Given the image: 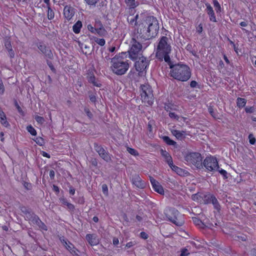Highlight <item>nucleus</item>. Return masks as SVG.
Listing matches in <instances>:
<instances>
[{"label":"nucleus","mask_w":256,"mask_h":256,"mask_svg":"<svg viewBox=\"0 0 256 256\" xmlns=\"http://www.w3.org/2000/svg\"><path fill=\"white\" fill-rule=\"evenodd\" d=\"M111 69L117 75L124 74L129 68L128 60L122 57L116 56L112 60Z\"/></svg>","instance_id":"obj_4"},{"label":"nucleus","mask_w":256,"mask_h":256,"mask_svg":"<svg viewBox=\"0 0 256 256\" xmlns=\"http://www.w3.org/2000/svg\"><path fill=\"white\" fill-rule=\"evenodd\" d=\"M119 240L117 238H114L113 240V244L114 245H117L118 244Z\"/></svg>","instance_id":"obj_63"},{"label":"nucleus","mask_w":256,"mask_h":256,"mask_svg":"<svg viewBox=\"0 0 256 256\" xmlns=\"http://www.w3.org/2000/svg\"><path fill=\"white\" fill-rule=\"evenodd\" d=\"M197 82L195 80H192L190 82V86L192 88H195L197 86Z\"/></svg>","instance_id":"obj_56"},{"label":"nucleus","mask_w":256,"mask_h":256,"mask_svg":"<svg viewBox=\"0 0 256 256\" xmlns=\"http://www.w3.org/2000/svg\"><path fill=\"white\" fill-rule=\"evenodd\" d=\"M202 192H198L196 194H193L192 196V199L195 202H197L198 203L202 204Z\"/></svg>","instance_id":"obj_21"},{"label":"nucleus","mask_w":256,"mask_h":256,"mask_svg":"<svg viewBox=\"0 0 256 256\" xmlns=\"http://www.w3.org/2000/svg\"><path fill=\"white\" fill-rule=\"evenodd\" d=\"M131 48L128 51L129 57L131 60H136L141 56L142 44L134 38L131 40Z\"/></svg>","instance_id":"obj_6"},{"label":"nucleus","mask_w":256,"mask_h":256,"mask_svg":"<svg viewBox=\"0 0 256 256\" xmlns=\"http://www.w3.org/2000/svg\"><path fill=\"white\" fill-rule=\"evenodd\" d=\"M141 99L142 102L147 106H151L154 102V96L152 90L149 85L142 86Z\"/></svg>","instance_id":"obj_5"},{"label":"nucleus","mask_w":256,"mask_h":256,"mask_svg":"<svg viewBox=\"0 0 256 256\" xmlns=\"http://www.w3.org/2000/svg\"><path fill=\"white\" fill-rule=\"evenodd\" d=\"M170 212L172 216L168 214L167 217L169 220L178 226H182L184 224V221L181 219V216H180L179 212L174 208L171 209Z\"/></svg>","instance_id":"obj_9"},{"label":"nucleus","mask_w":256,"mask_h":256,"mask_svg":"<svg viewBox=\"0 0 256 256\" xmlns=\"http://www.w3.org/2000/svg\"><path fill=\"white\" fill-rule=\"evenodd\" d=\"M38 48L42 54L46 55V56L49 58H51L52 56V53L44 44H40L38 46Z\"/></svg>","instance_id":"obj_19"},{"label":"nucleus","mask_w":256,"mask_h":256,"mask_svg":"<svg viewBox=\"0 0 256 256\" xmlns=\"http://www.w3.org/2000/svg\"><path fill=\"white\" fill-rule=\"evenodd\" d=\"M185 160L188 164L193 165L197 168L202 166V157L198 152H190L185 156Z\"/></svg>","instance_id":"obj_7"},{"label":"nucleus","mask_w":256,"mask_h":256,"mask_svg":"<svg viewBox=\"0 0 256 256\" xmlns=\"http://www.w3.org/2000/svg\"><path fill=\"white\" fill-rule=\"evenodd\" d=\"M72 254L74 255V256H79V254H78V251L74 248V250H72V252H70Z\"/></svg>","instance_id":"obj_52"},{"label":"nucleus","mask_w":256,"mask_h":256,"mask_svg":"<svg viewBox=\"0 0 256 256\" xmlns=\"http://www.w3.org/2000/svg\"><path fill=\"white\" fill-rule=\"evenodd\" d=\"M82 26V22L80 21L77 22L73 26V31L76 34H78L80 30V28Z\"/></svg>","instance_id":"obj_23"},{"label":"nucleus","mask_w":256,"mask_h":256,"mask_svg":"<svg viewBox=\"0 0 256 256\" xmlns=\"http://www.w3.org/2000/svg\"><path fill=\"white\" fill-rule=\"evenodd\" d=\"M93 40L94 42L100 46H103L105 44L106 42L104 38H99L96 37H94Z\"/></svg>","instance_id":"obj_30"},{"label":"nucleus","mask_w":256,"mask_h":256,"mask_svg":"<svg viewBox=\"0 0 256 256\" xmlns=\"http://www.w3.org/2000/svg\"><path fill=\"white\" fill-rule=\"evenodd\" d=\"M102 188L104 193L106 194V193L108 192V189L107 186L106 184H103L102 186Z\"/></svg>","instance_id":"obj_54"},{"label":"nucleus","mask_w":256,"mask_h":256,"mask_svg":"<svg viewBox=\"0 0 256 256\" xmlns=\"http://www.w3.org/2000/svg\"><path fill=\"white\" fill-rule=\"evenodd\" d=\"M96 30L95 34H98L100 36H104L106 34V31L102 26L100 28H96Z\"/></svg>","instance_id":"obj_26"},{"label":"nucleus","mask_w":256,"mask_h":256,"mask_svg":"<svg viewBox=\"0 0 256 256\" xmlns=\"http://www.w3.org/2000/svg\"><path fill=\"white\" fill-rule=\"evenodd\" d=\"M50 176L52 178H54V172L53 170H50Z\"/></svg>","instance_id":"obj_62"},{"label":"nucleus","mask_w":256,"mask_h":256,"mask_svg":"<svg viewBox=\"0 0 256 256\" xmlns=\"http://www.w3.org/2000/svg\"><path fill=\"white\" fill-rule=\"evenodd\" d=\"M8 53L9 56L11 58H13L14 57V50H12V49L8 50Z\"/></svg>","instance_id":"obj_50"},{"label":"nucleus","mask_w":256,"mask_h":256,"mask_svg":"<svg viewBox=\"0 0 256 256\" xmlns=\"http://www.w3.org/2000/svg\"><path fill=\"white\" fill-rule=\"evenodd\" d=\"M194 222L196 225H200L202 223V221L196 218L194 219Z\"/></svg>","instance_id":"obj_55"},{"label":"nucleus","mask_w":256,"mask_h":256,"mask_svg":"<svg viewBox=\"0 0 256 256\" xmlns=\"http://www.w3.org/2000/svg\"><path fill=\"white\" fill-rule=\"evenodd\" d=\"M246 100L244 98H237V105L238 107H244L246 104Z\"/></svg>","instance_id":"obj_29"},{"label":"nucleus","mask_w":256,"mask_h":256,"mask_svg":"<svg viewBox=\"0 0 256 256\" xmlns=\"http://www.w3.org/2000/svg\"><path fill=\"white\" fill-rule=\"evenodd\" d=\"M86 239L91 246H96L99 242V240L96 234H88Z\"/></svg>","instance_id":"obj_16"},{"label":"nucleus","mask_w":256,"mask_h":256,"mask_svg":"<svg viewBox=\"0 0 256 256\" xmlns=\"http://www.w3.org/2000/svg\"><path fill=\"white\" fill-rule=\"evenodd\" d=\"M169 116L171 118H176L178 120V118H180L175 114L174 112H170Z\"/></svg>","instance_id":"obj_48"},{"label":"nucleus","mask_w":256,"mask_h":256,"mask_svg":"<svg viewBox=\"0 0 256 256\" xmlns=\"http://www.w3.org/2000/svg\"><path fill=\"white\" fill-rule=\"evenodd\" d=\"M35 119L38 123L40 124H43L44 122V118L43 117H42V116H36L35 118Z\"/></svg>","instance_id":"obj_39"},{"label":"nucleus","mask_w":256,"mask_h":256,"mask_svg":"<svg viewBox=\"0 0 256 256\" xmlns=\"http://www.w3.org/2000/svg\"><path fill=\"white\" fill-rule=\"evenodd\" d=\"M27 130L32 136L36 135V130L31 126L29 125L26 127Z\"/></svg>","instance_id":"obj_33"},{"label":"nucleus","mask_w":256,"mask_h":256,"mask_svg":"<svg viewBox=\"0 0 256 256\" xmlns=\"http://www.w3.org/2000/svg\"><path fill=\"white\" fill-rule=\"evenodd\" d=\"M171 132L178 140H180L184 139L186 135V131L179 130L174 128L171 130Z\"/></svg>","instance_id":"obj_17"},{"label":"nucleus","mask_w":256,"mask_h":256,"mask_svg":"<svg viewBox=\"0 0 256 256\" xmlns=\"http://www.w3.org/2000/svg\"><path fill=\"white\" fill-rule=\"evenodd\" d=\"M127 150L132 155L136 156H138V152L136 150H135L134 149V148H127Z\"/></svg>","instance_id":"obj_37"},{"label":"nucleus","mask_w":256,"mask_h":256,"mask_svg":"<svg viewBox=\"0 0 256 256\" xmlns=\"http://www.w3.org/2000/svg\"><path fill=\"white\" fill-rule=\"evenodd\" d=\"M172 170L174 171L177 174L180 176H182L184 174V171L181 168L178 167L173 164V162L172 163V165L169 166Z\"/></svg>","instance_id":"obj_22"},{"label":"nucleus","mask_w":256,"mask_h":256,"mask_svg":"<svg viewBox=\"0 0 256 256\" xmlns=\"http://www.w3.org/2000/svg\"><path fill=\"white\" fill-rule=\"evenodd\" d=\"M4 45H5L6 48L8 51L12 49V44H11V43H10V41L6 40L5 42V43H4Z\"/></svg>","instance_id":"obj_41"},{"label":"nucleus","mask_w":256,"mask_h":256,"mask_svg":"<svg viewBox=\"0 0 256 256\" xmlns=\"http://www.w3.org/2000/svg\"><path fill=\"white\" fill-rule=\"evenodd\" d=\"M134 244H135V243L134 242H130L126 244V246L128 248H130L132 246H134Z\"/></svg>","instance_id":"obj_59"},{"label":"nucleus","mask_w":256,"mask_h":256,"mask_svg":"<svg viewBox=\"0 0 256 256\" xmlns=\"http://www.w3.org/2000/svg\"><path fill=\"white\" fill-rule=\"evenodd\" d=\"M161 154L165 158L166 162L168 165H172V160L170 154L166 150H160Z\"/></svg>","instance_id":"obj_20"},{"label":"nucleus","mask_w":256,"mask_h":256,"mask_svg":"<svg viewBox=\"0 0 256 256\" xmlns=\"http://www.w3.org/2000/svg\"><path fill=\"white\" fill-rule=\"evenodd\" d=\"M4 92V86L2 80H0V94H2Z\"/></svg>","instance_id":"obj_43"},{"label":"nucleus","mask_w":256,"mask_h":256,"mask_svg":"<svg viewBox=\"0 0 256 256\" xmlns=\"http://www.w3.org/2000/svg\"><path fill=\"white\" fill-rule=\"evenodd\" d=\"M206 12L210 16V20L213 22H216V19L212 8L209 4H206Z\"/></svg>","instance_id":"obj_18"},{"label":"nucleus","mask_w":256,"mask_h":256,"mask_svg":"<svg viewBox=\"0 0 256 256\" xmlns=\"http://www.w3.org/2000/svg\"><path fill=\"white\" fill-rule=\"evenodd\" d=\"M214 6L217 13L221 10V6L217 0H214L213 2Z\"/></svg>","instance_id":"obj_34"},{"label":"nucleus","mask_w":256,"mask_h":256,"mask_svg":"<svg viewBox=\"0 0 256 256\" xmlns=\"http://www.w3.org/2000/svg\"><path fill=\"white\" fill-rule=\"evenodd\" d=\"M249 142L251 144H254L256 143V138L254 135L252 134L248 136Z\"/></svg>","instance_id":"obj_38"},{"label":"nucleus","mask_w":256,"mask_h":256,"mask_svg":"<svg viewBox=\"0 0 256 256\" xmlns=\"http://www.w3.org/2000/svg\"><path fill=\"white\" fill-rule=\"evenodd\" d=\"M216 170H218L219 172L225 178H227V172L226 170L222 169V168H218Z\"/></svg>","instance_id":"obj_40"},{"label":"nucleus","mask_w":256,"mask_h":256,"mask_svg":"<svg viewBox=\"0 0 256 256\" xmlns=\"http://www.w3.org/2000/svg\"><path fill=\"white\" fill-rule=\"evenodd\" d=\"M72 254L74 255V256H79V254H78V251L74 248V250H72V252H70Z\"/></svg>","instance_id":"obj_51"},{"label":"nucleus","mask_w":256,"mask_h":256,"mask_svg":"<svg viewBox=\"0 0 256 256\" xmlns=\"http://www.w3.org/2000/svg\"><path fill=\"white\" fill-rule=\"evenodd\" d=\"M88 29L93 34H95L96 31V28L93 27L91 24H88Z\"/></svg>","instance_id":"obj_44"},{"label":"nucleus","mask_w":256,"mask_h":256,"mask_svg":"<svg viewBox=\"0 0 256 256\" xmlns=\"http://www.w3.org/2000/svg\"><path fill=\"white\" fill-rule=\"evenodd\" d=\"M6 116V115L3 112V111L1 110L0 108V119L4 118Z\"/></svg>","instance_id":"obj_60"},{"label":"nucleus","mask_w":256,"mask_h":256,"mask_svg":"<svg viewBox=\"0 0 256 256\" xmlns=\"http://www.w3.org/2000/svg\"><path fill=\"white\" fill-rule=\"evenodd\" d=\"M139 27L142 37L147 39L155 36L159 30L158 22L154 16L147 17Z\"/></svg>","instance_id":"obj_1"},{"label":"nucleus","mask_w":256,"mask_h":256,"mask_svg":"<svg viewBox=\"0 0 256 256\" xmlns=\"http://www.w3.org/2000/svg\"><path fill=\"white\" fill-rule=\"evenodd\" d=\"M203 164L210 172L216 171L219 168L217 160L212 156L206 157L204 160Z\"/></svg>","instance_id":"obj_8"},{"label":"nucleus","mask_w":256,"mask_h":256,"mask_svg":"<svg viewBox=\"0 0 256 256\" xmlns=\"http://www.w3.org/2000/svg\"><path fill=\"white\" fill-rule=\"evenodd\" d=\"M42 156H44V157H46V158H50V155L49 154H48V153H46V152H45L42 151Z\"/></svg>","instance_id":"obj_61"},{"label":"nucleus","mask_w":256,"mask_h":256,"mask_svg":"<svg viewBox=\"0 0 256 256\" xmlns=\"http://www.w3.org/2000/svg\"><path fill=\"white\" fill-rule=\"evenodd\" d=\"M196 31L198 32V33H201L202 31V24H200L196 28Z\"/></svg>","instance_id":"obj_57"},{"label":"nucleus","mask_w":256,"mask_h":256,"mask_svg":"<svg viewBox=\"0 0 256 256\" xmlns=\"http://www.w3.org/2000/svg\"><path fill=\"white\" fill-rule=\"evenodd\" d=\"M125 2L130 8H136L138 4L136 2V0H125Z\"/></svg>","instance_id":"obj_28"},{"label":"nucleus","mask_w":256,"mask_h":256,"mask_svg":"<svg viewBox=\"0 0 256 256\" xmlns=\"http://www.w3.org/2000/svg\"><path fill=\"white\" fill-rule=\"evenodd\" d=\"M54 14L53 10L50 8L48 7V18L49 20H52L54 18Z\"/></svg>","instance_id":"obj_35"},{"label":"nucleus","mask_w":256,"mask_h":256,"mask_svg":"<svg viewBox=\"0 0 256 256\" xmlns=\"http://www.w3.org/2000/svg\"><path fill=\"white\" fill-rule=\"evenodd\" d=\"M34 218L36 222V223L38 224L39 227L42 230H47L46 226L43 222H42L37 216H34Z\"/></svg>","instance_id":"obj_25"},{"label":"nucleus","mask_w":256,"mask_h":256,"mask_svg":"<svg viewBox=\"0 0 256 256\" xmlns=\"http://www.w3.org/2000/svg\"><path fill=\"white\" fill-rule=\"evenodd\" d=\"M88 80L90 82L94 84V85L100 87V84H97V82H96V78L94 76L93 74H90L88 78Z\"/></svg>","instance_id":"obj_31"},{"label":"nucleus","mask_w":256,"mask_h":256,"mask_svg":"<svg viewBox=\"0 0 256 256\" xmlns=\"http://www.w3.org/2000/svg\"><path fill=\"white\" fill-rule=\"evenodd\" d=\"M168 41L167 37H162L157 47L156 56L160 58H164L166 62L170 64V58L168 54L171 52V46Z\"/></svg>","instance_id":"obj_3"},{"label":"nucleus","mask_w":256,"mask_h":256,"mask_svg":"<svg viewBox=\"0 0 256 256\" xmlns=\"http://www.w3.org/2000/svg\"><path fill=\"white\" fill-rule=\"evenodd\" d=\"M140 234V236L144 239H146L148 238V234L144 232H141Z\"/></svg>","instance_id":"obj_58"},{"label":"nucleus","mask_w":256,"mask_h":256,"mask_svg":"<svg viewBox=\"0 0 256 256\" xmlns=\"http://www.w3.org/2000/svg\"><path fill=\"white\" fill-rule=\"evenodd\" d=\"M150 180L152 185L153 189L160 194H164V190L162 186L160 183L154 179L152 177L150 176Z\"/></svg>","instance_id":"obj_13"},{"label":"nucleus","mask_w":256,"mask_h":256,"mask_svg":"<svg viewBox=\"0 0 256 256\" xmlns=\"http://www.w3.org/2000/svg\"><path fill=\"white\" fill-rule=\"evenodd\" d=\"M245 111L247 113H252L254 112V108L252 107H246Z\"/></svg>","instance_id":"obj_47"},{"label":"nucleus","mask_w":256,"mask_h":256,"mask_svg":"<svg viewBox=\"0 0 256 256\" xmlns=\"http://www.w3.org/2000/svg\"><path fill=\"white\" fill-rule=\"evenodd\" d=\"M170 65V76L173 78L182 82L187 81L191 76V72L188 66L185 64Z\"/></svg>","instance_id":"obj_2"},{"label":"nucleus","mask_w":256,"mask_h":256,"mask_svg":"<svg viewBox=\"0 0 256 256\" xmlns=\"http://www.w3.org/2000/svg\"><path fill=\"white\" fill-rule=\"evenodd\" d=\"M96 150L98 153L99 155L102 157L104 160L106 162H108L110 160V156L106 152V151L102 148L101 146H95Z\"/></svg>","instance_id":"obj_14"},{"label":"nucleus","mask_w":256,"mask_h":256,"mask_svg":"<svg viewBox=\"0 0 256 256\" xmlns=\"http://www.w3.org/2000/svg\"><path fill=\"white\" fill-rule=\"evenodd\" d=\"M162 139L165 142L170 146H175L176 144V142L171 140L168 136H163Z\"/></svg>","instance_id":"obj_27"},{"label":"nucleus","mask_w":256,"mask_h":256,"mask_svg":"<svg viewBox=\"0 0 256 256\" xmlns=\"http://www.w3.org/2000/svg\"><path fill=\"white\" fill-rule=\"evenodd\" d=\"M64 245L65 246L66 248L71 252L75 248L73 246V245L67 242L64 240Z\"/></svg>","instance_id":"obj_32"},{"label":"nucleus","mask_w":256,"mask_h":256,"mask_svg":"<svg viewBox=\"0 0 256 256\" xmlns=\"http://www.w3.org/2000/svg\"><path fill=\"white\" fill-rule=\"evenodd\" d=\"M208 112L212 115V116H213L214 118H216V114H215V113H214V109H213V108L212 107L210 106L208 108Z\"/></svg>","instance_id":"obj_46"},{"label":"nucleus","mask_w":256,"mask_h":256,"mask_svg":"<svg viewBox=\"0 0 256 256\" xmlns=\"http://www.w3.org/2000/svg\"><path fill=\"white\" fill-rule=\"evenodd\" d=\"M132 182L139 188H144L146 186V182L142 180L138 174L133 176L132 178Z\"/></svg>","instance_id":"obj_12"},{"label":"nucleus","mask_w":256,"mask_h":256,"mask_svg":"<svg viewBox=\"0 0 256 256\" xmlns=\"http://www.w3.org/2000/svg\"><path fill=\"white\" fill-rule=\"evenodd\" d=\"M138 17V14H136L135 16H130L128 18V21L132 25H136V21Z\"/></svg>","instance_id":"obj_24"},{"label":"nucleus","mask_w":256,"mask_h":256,"mask_svg":"<svg viewBox=\"0 0 256 256\" xmlns=\"http://www.w3.org/2000/svg\"><path fill=\"white\" fill-rule=\"evenodd\" d=\"M85 1L89 5H95L98 0H85Z\"/></svg>","instance_id":"obj_45"},{"label":"nucleus","mask_w":256,"mask_h":256,"mask_svg":"<svg viewBox=\"0 0 256 256\" xmlns=\"http://www.w3.org/2000/svg\"><path fill=\"white\" fill-rule=\"evenodd\" d=\"M34 140L39 146H42L44 143V140L41 137L36 138Z\"/></svg>","instance_id":"obj_36"},{"label":"nucleus","mask_w":256,"mask_h":256,"mask_svg":"<svg viewBox=\"0 0 256 256\" xmlns=\"http://www.w3.org/2000/svg\"><path fill=\"white\" fill-rule=\"evenodd\" d=\"M84 112L89 118H91L92 116V114L90 112L88 108H84Z\"/></svg>","instance_id":"obj_53"},{"label":"nucleus","mask_w":256,"mask_h":256,"mask_svg":"<svg viewBox=\"0 0 256 256\" xmlns=\"http://www.w3.org/2000/svg\"><path fill=\"white\" fill-rule=\"evenodd\" d=\"M188 252L187 250H182V253L180 254V256H188Z\"/></svg>","instance_id":"obj_49"},{"label":"nucleus","mask_w":256,"mask_h":256,"mask_svg":"<svg viewBox=\"0 0 256 256\" xmlns=\"http://www.w3.org/2000/svg\"><path fill=\"white\" fill-rule=\"evenodd\" d=\"M90 100L92 102H94L96 100V98L94 96H90Z\"/></svg>","instance_id":"obj_64"},{"label":"nucleus","mask_w":256,"mask_h":256,"mask_svg":"<svg viewBox=\"0 0 256 256\" xmlns=\"http://www.w3.org/2000/svg\"><path fill=\"white\" fill-rule=\"evenodd\" d=\"M1 124L5 127H8L9 126V124L6 120V117L0 120Z\"/></svg>","instance_id":"obj_42"},{"label":"nucleus","mask_w":256,"mask_h":256,"mask_svg":"<svg viewBox=\"0 0 256 256\" xmlns=\"http://www.w3.org/2000/svg\"><path fill=\"white\" fill-rule=\"evenodd\" d=\"M202 204H207L212 202L215 208L218 210L220 206L218 204L216 198L212 195L210 194H202Z\"/></svg>","instance_id":"obj_10"},{"label":"nucleus","mask_w":256,"mask_h":256,"mask_svg":"<svg viewBox=\"0 0 256 256\" xmlns=\"http://www.w3.org/2000/svg\"><path fill=\"white\" fill-rule=\"evenodd\" d=\"M64 14L68 20H70L74 15V8L70 6H66L64 9Z\"/></svg>","instance_id":"obj_15"},{"label":"nucleus","mask_w":256,"mask_h":256,"mask_svg":"<svg viewBox=\"0 0 256 256\" xmlns=\"http://www.w3.org/2000/svg\"><path fill=\"white\" fill-rule=\"evenodd\" d=\"M135 63L136 69L138 72H143L148 66V60L144 56H139Z\"/></svg>","instance_id":"obj_11"}]
</instances>
